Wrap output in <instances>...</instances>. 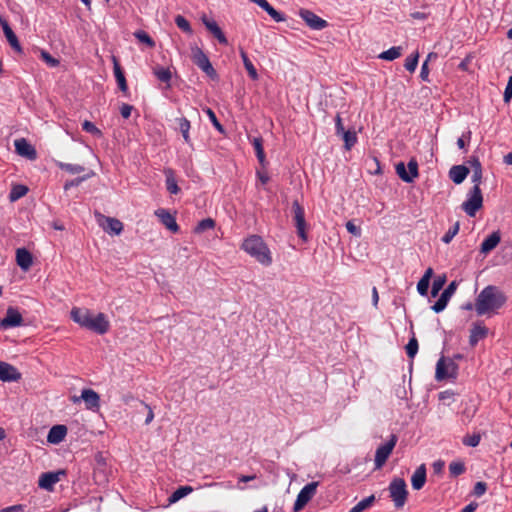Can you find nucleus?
Here are the masks:
<instances>
[{
	"instance_id": "2f4dec72",
	"label": "nucleus",
	"mask_w": 512,
	"mask_h": 512,
	"mask_svg": "<svg viewBox=\"0 0 512 512\" xmlns=\"http://www.w3.org/2000/svg\"><path fill=\"white\" fill-rule=\"evenodd\" d=\"M470 164H471L472 170H473V173H472V176H471V181L474 184L473 187H476V186L480 187L481 180H482V166H481V163H480V161L477 158H473L470 161Z\"/></svg>"
},
{
	"instance_id": "1a4fd4ad",
	"label": "nucleus",
	"mask_w": 512,
	"mask_h": 512,
	"mask_svg": "<svg viewBox=\"0 0 512 512\" xmlns=\"http://www.w3.org/2000/svg\"><path fill=\"white\" fill-rule=\"evenodd\" d=\"M292 210H293V220L295 222L297 234L303 241H307L304 208L300 205V203L297 200H295L292 203Z\"/></svg>"
},
{
	"instance_id": "412c9836",
	"label": "nucleus",
	"mask_w": 512,
	"mask_h": 512,
	"mask_svg": "<svg viewBox=\"0 0 512 512\" xmlns=\"http://www.w3.org/2000/svg\"><path fill=\"white\" fill-rule=\"evenodd\" d=\"M71 318L81 327L86 328L88 322L92 318V313L85 308L74 307L70 312Z\"/></svg>"
},
{
	"instance_id": "f03ea898",
	"label": "nucleus",
	"mask_w": 512,
	"mask_h": 512,
	"mask_svg": "<svg viewBox=\"0 0 512 512\" xmlns=\"http://www.w3.org/2000/svg\"><path fill=\"white\" fill-rule=\"evenodd\" d=\"M241 248L260 264L264 266H270L272 264L273 259L271 251L260 236H249L243 241Z\"/></svg>"
},
{
	"instance_id": "b1692460",
	"label": "nucleus",
	"mask_w": 512,
	"mask_h": 512,
	"mask_svg": "<svg viewBox=\"0 0 512 512\" xmlns=\"http://www.w3.org/2000/svg\"><path fill=\"white\" fill-rule=\"evenodd\" d=\"M67 434V427L64 425L53 426L47 435V441L51 444H59L62 442Z\"/></svg>"
},
{
	"instance_id": "a211bd4d",
	"label": "nucleus",
	"mask_w": 512,
	"mask_h": 512,
	"mask_svg": "<svg viewBox=\"0 0 512 512\" xmlns=\"http://www.w3.org/2000/svg\"><path fill=\"white\" fill-rule=\"evenodd\" d=\"M14 146L18 155L29 160H35L37 158L35 148L25 138L15 140Z\"/></svg>"
},
{
	"instance_id": "4be33fe9",
	"label": "nucleus",
	"mask_w": 512,
	"mask_h": 512,
	"mask_svg": "<svg viewBox=\"0 0 512 512\" xmlns=\"http://www.w3.org/2000/svg\"><path fill=\"white\" fill-rule=\"evenodd\" d=\"M488 334V329L481 323H474L469 336V343L472 347L476 346L477 343L484 339Z\"/></svg>"
},
{
	"instance_id": "c9c22d12",
	"label": "nucleus",
	"mask_w": 512,
	"mask_h": 512,
	"mask_svg": "<svg viewBox=\"0 0 512 512\" xmlns=\"http://www.w3.org/2000/svg\"><path fill=\"white\" fill-rule=\"evenodd\" d=\"M401 54H402V48L400 46H394V47L389 48L386 51H383L379 55V58L382 60L393 61V60L397 59L398 57H400Z\"/></svg>"
},
{
	"instance_id": "6e6d98bb",
	"label": "nucleus",
	"mask_w": 512,
	"mask_h": 512,
	"mask_svg": "<svg viewBox=\"0 0 512 512\" xmlns=\"http://www.w3.org/2000/svg\"><path fill=\"white\" fill-rule=\"evenodd\" d=\"M156 77L162 82H169L171 79V72L165 68H158L155 70Z\"/></svg>"
},
{
	"instance_id": "8fccbe9b",
	"label": "nucleus",
	"mask_w": 512,
	"mask_h": 512,
	"mask_svg": "<svg viewBox=\"0 0 512 512\" xmlns=\"http://www.w3.org/2000/svg\"><path fill=\"white\" fill-rule=\"evenodd\" d=\"M175 23L179 29H181L184 32L191 33V26L189 22L181 15H177L175 18Z\"/></svg>"
},
{
	"instance_id": "39448f33",
	"label": "nucleus",
	"mask_w": 512,
	"mask_h": 512,
	"mask_svg": "<svg viewBox=\"0 0 512 512\" xmlns=\"http://www.w3.org/2000/svg\"><path fill=\"white\" fill-rule=\"evenodd\" d=\"M458 366L453 359L441 357L436 364L435 378L438 381L456 378Z\"/></svg>"
},
{
	"instance_id": "bb28decb",
	"label": "nucleus",
	"mask_w": 512,
	"mask_h": 512,
	"mask_svg": "<svg viewBox=\"0 0 512 512\" xmlns=\"http://www.w3.org/2000/svg\"><path fill=\"white\" fill-rule=\"evenodd\" d=\"M203 23L205 27L213 34L217 40L223 44L227 45L228 40L224 33L222 32L221 28L218 26V24L214 20H209L206 17L203 18Z\"/></svg>"
},
{
	"instance_id": "338daca9",
	"label": "nucleus",
	"mask_w": 512,
	"mask_h": 512,
	"mask_svg": "<svg viewBox=\"0 0 512 512\" xmlns=\"http://www.w3.org/2000/svg\"><path fill=\"white\" fill-rule=\"evenodd\" d=\"M420 78L423 81L429 82V68H428L427 61H424V63L422 64Z\"/></svg>"
},
{
	"instance_id": "0e129e2a",
	"label": "nucleus",
	"mask_w": 512,
	"mask_h": 512,
	"mask_svg": "<svg viewBox=\"0 0 512 512\" xmlns=\"http://www.w3.org/2000/svg\"><path fill=\"white\" fill-rule=\"evenodd\" d=\"M335 129H336V134L337 135H343L344 133L347 132L344 129V126L342 124V119H341L340 115H337L336 118H335Z\"/></svg>"
},
{
	"instance_id": "5fc2aeb1",
	"label": "nucleus",
	"mask_w": 512,
	"mask_h": 512,
	"mask_svg": "<svg viewBox=\"0 0 512 512\" xmlns=\"http://www.w3.org/2000/svg\"><path fill=\"white\" fill-rule=\"evenodd\" d=\"M82 129L96 136H101V131L90 121L85 120L82 124Z\"/></svg>"
},
{
	"instance_id": "58836bf2",
	"label": "nucleus",
	"mask_w": 512,
	"mask_h": 512,
	"mask_svg": "<svg viewBox=\"0 0 512 512\" xmlns=\"http://www.w3.org/2000/svg\"><path fill=\"white\" fill-rule=\"evenodd\" d=\"M56 165L61 170H64L70 174H79L85 170V168L82 165L78 164H70V163H64L61 161H57Z\"/></svg>"
},
{
	"instance_id": "c85d7f7f",
	"label": "nucleus",
	"mask_w": 512,
	"mask_h": 512,
	"mask_svg": "<svg viewBox=\"0 0 512 512\" xmlns=\"http://www.w3.org/2000/svg\"><path fill=\"white\" fill-rule=\"evenodd\" d=\"M469 169L464 165H455L449 171V177L455 184H461L467 177Z\"/></svg>"
},
{
	"instance_id": "f257e3e1",
	"label": "nucleus",
	"mask_w": 512,
	"mask_h": 512,
	"mask_svg": "<svg viewBox=\"0 0 512 512\" xmlns=\"http://www.w3.org/2000/svg\"><path fill=\"white\" fill-rule=\"evenodd\" d=\"M506 300L505 294L498 287L488 285L477 296L474 307L477 315L482 316L496 312Z\"/></svg>"
},
{
	"instance_id": "6ab92c4d",
	"label": "nucleus",
	"mask_w": 512,
	"mask_h": 512,
	"mask_svg": "<svg viewBox=\"0 0 512 512\" xmlns=\"http://www.w3.org/2000/svg\"><path fill=\"white\" fill-rule=\"evenodd\" d=\"M155 215L159 218L161 223L171 232L176 233L179 230V226L176 223L175 217L166 209H158L155 211Z\"/></svg>"
},
{
	"instance_id": "6e6552de",
	"label": "nucleus",
	"mask_w": 512,
	"mask_h": 512,
	"mask_svg": "<svg viewBox=\"0 0 512 512\" xmlns=\"http://www.w3.org/2000/svg\"><path fill=\"white\" fill-rule=\"evenodd\" d=\"M319 486V482H311L305 485L297 495L296 501L294 503L293 510L294 512H299L304 508V506L314 497L316 494L317 487Z\"/></svg>"
},
{
	"instance_id": "49530a36",
	"label": "nucleus",
	"mask_w": 512,
	"mask_h": 512,
	"mask_svg": "<svg viewBox=\"0 0 512 512\" xmlns=\"http://www.w3.org/2000/svg\"><path fill=\"white\" fill-rule=\"evenodd\" d=\"M464 471H465V466H464V463L461 461H454V462H451L449 465V472H450L451 476H453V477H457V476L461 475L462 473H464Z\"/></svg>"
},
{
	"instance_id": "ddd939ff",
	"label": "nucleus",
	"mask_w": 512,
	"mask_h": 512,
	"mask_svg": "<svg viewBox=\"0 0 512 512\" xmlns=\"http://www.w3.org/2000/svg\"><path fill=\"white\" fill-rule=\"evenodd\" d=\"M299 15L311 29L322 30L328 26L326 20L320 18L310 10L301 9Z\"/></svg>"
},
{
	"instance_id": "052dcab7",
	"label": "nucleus",
	"mask_w": 512,
	"mask_h": 512,
	"mask_svg": "<svg viewBox=\"0 0 512 512\" xmlns=\"http://www.w3.org/2000/svg\"><path fill=\"white\" fill-rule=\"evenodd\" d=\"M346 229H347V231L349 233H351L352 235H354L356 237H360L361 236V229H360V227L356 226L353 221H348L346 223Z\"/></svg>"
},
{
	"instance_id": "4c0bfd02",
	"label": "nucleus",
	"mask_w": 512,
	"mask_h": 512,
	"mask_svg": "<svg viewBox=\"0 0 512 512\" xmlns=\"http://www.w3.org/2000/svg\"><path fill=\"white\" fill-rule=\"evenodd\" d=\"M375 501V496L370 495L361 501H359L354 507L351 508L349 512H363L373 505Z\"/></svg>"
},
{
	"instance_id": "dca6fc26",
	"label": "nucleus",
	"mask_w": 512,
	"mask_h": 512,
	"mask_svg": "<svg viewBox=\"0 0 512 512\" xmlns=\"http://www.w3.org/2000/svg\"><path fill=\"white\" fill-rule=\"evenodd\" d=\"M23 322L22 315L19 311L13 307H9L6 311V315L0 321V328L8 329L21 326Z\"/></svg>"
},
{
	"instance_id": "cd10ccee",
	"label": "nucleus",
	"mask_w": 512,
	"mask_h": 512,
	"mask_svg": "<svg viewBox=\"0 0 512 512\" xmlns=\"http://www.w3.org/2000/svg\"><path fill=\"white\" fill-rule=\"evenodd\" d=\"M426 482V468L424 465H420L413 473L411 477V485L414 490H420L423 488Z\"/></svg>"
},
{
	"instance_id": "69168bd1",
	"label": "nucleus",
	"mask_w": 512,
	"mask_h": 512,
	"mask_svg": "<svg viewBox=\"0 0 512 512\" xmlns=\"http://www.w3.org/2000/svg\"><path fill=\"white\" fill-rule=\"evenodd\" d=\"M132 110H133V106L132 105L122 104V106L120 107L121 116L123 118H125V119L129 118L130 115H131Z\"/></svg>"
},
{
	"instance_id": "de8ad7c7",
	"label": "nucleus",
	"mask_w": 512,
	"mask_h": 512,
	"mask_svg": "<svg viewBox=\"0 0 512 512\" xmlns=\"http://www.w3.org/2000/svg\"><path fill=\"white\" fill-rule=\"evenodd\" d=\"M406 353L409 358H414L418 352V341L412 337L406 345Z\"/></svg>"
},
{
	"instance_id": "7ed1b4c3",
	"label": "nucleus",
	"mask_w": 512,
	"mask_h": 512,
	"mask_svg": "<svg viewBox=\"0 0 512 512\" xmlns=\"http://www.w3.org/2000/svg\"><path fill=\"white\" fill-rule=\"evenodd\" d=\"M389 496L394 503V506L399 509L402 508L408 497V490L406 482L403 478H394L388 486Z\"/></svg>"
},
{
	"instance_id": "680f3d73",
	"label": "nucleus",
	"mask_w": 512,
	"mask_h": 512,
	"mask_svg": "<svg viewBox=\"0 0 512 512\" xmlns=\"http://www.w3.org/2000/svg\"><path fill=\"white\" fill-rule=\"evenodd\" d=\"M487 490V485L484 482H477L474 486L473 493L475 496H482Z\"/></svg>"
},
{
	"instance_id": "ea45409f",
	"label": "nucleus",
	"mask_w": 512,
	"mask_h": 512,
	"mask_svg": "<svg viewBox=\"0 0 512 512\" xmlns=\"http://www.w3.org/2000/svg\"><path fill=\"white\" fill-rule=\"evenodd\" d=\"M252 145L254 147V150H255V153H256L258 161L262 165H264V163H265V153H264V149H263L262 138H260V137L253 138Z\"/></svg>"
},
{
	"instance_id": "a19ab883",
	"label": "nucleus",
	"mask_w": 512,
	"mask_h": 512,
	"mask_svg": "<svg viewBox=\"0 0 512 512\" xmlns=\"http://www.w3.org/2000/svg\"><path fill=\"white\" fill-rule=\"evenodd\" d=\"M28 192V188L25 185H15L10 191L9 199L14 202L24 197Z\"/></svg>"
},
{
	"instance_id": "e433bc0d",
	"label": "nucleus",
	"mask_w": 512,
	"mask_h": 512,
	"mask_svg": "<svg viewBox=\"0 0 512 512\" xmlns=\"http://www.w3.org/2000/svg\"><path fill=\"white\" fill-rule=\"evenodd\" d=\"M177 121H178V125H179V130L183 136L184 141L187 144H190V142H191L190 135H189V131H190V127H191L190 121L185 117L178 118Z\"/></svg>"
},
{
	"instance_id": "9b49d317",
	"label": "nucleus",
	"mask_w": 512,
	"mask_h": 512,
	"mask_svg": "<svg viewBox=\"0 0 512 512\" xmlns=\"http://www.w3.org/2000/svg\"><path fill=\"white\" fill-rule=\"evenodd\" d=\"M81 400L84 401L86 408L89 410H96L100 406V397L92 389H83L80 396L71 397V401L75 404Z\"/></svg>"
},
{
	"instance_id": "9d476101",
	"label": "nucleus",
	"mask_w": 512,
	"mask_h": 512,
	"mask_svg": "<svg viewBox=\"0 0 512 512\" xmlns=\"http://www.w3.org/2000/svg\"><path fill=\"white\" fill-rule=\"evenodd\" d=\"M397 175L406 183H412L418 176V163L415 159L408 162L407 168L403 162L396 165Z\"/></svg>"
},
{
	"instance_id": "2eb2a0df",
	"label": "nucleus",
	"mask_w": 512,
	"mask_h": 512,
	"mask_svg": "<svg viewBox=\"0 0 512 512\" xmlns=\"http://www.w3.org/2000/svg\"><path fill=\"white\" fill-rule=\"evenodd\" d=\"M456 289H457V282L456 281H452L444 289V291L440 295L439 299L432 306L433 311L436 312V313L442 312L446 308L450 298L453 296V294L455 293Z\"/></svg>"
},
{
	"instance_id": "f704fd0d",
	"label": "nucleus",
	"mask_w": 512,
	"mask_h": 512,
	"mask_svg": "<svg viewBox=\"0 0 512 512\" xmlns=\"http://www.w3.org/2000/svg\"><path fill=\"white\" fill-rule=\"evenodd\" d=\"M263 10H265L268 15L273 19L275 20L276 22H281V21H284V17L283 15L278 12L276 9H274L268 2L267 0H262L260 5H259Z\"/></svg>"
},
{
	"instance_id": "5701e85b",
	"label": "nucleus",
	"mask_w": 512,
	"mask_h": 512,
	"mask_svg": "<svg viewBox=\"0 0 512 512\" xmlns=\"http://www.w3.org/2000/svg\"><path fill=\"white\" fill-rule=\"evenodd\" d=\"M112 61H113V71H114V76H115V79H116V82H117V85L119 87V89L124 93V94H127L128 93V86H127V82H126V78H125V75H124V72L117 60V58L115 56L112 57Z\"/></svg>"
},
{
	"instance_id": "774afa93",
	"label": "nucleus",
	"mask_w": 512,
	"mask_h": 512,
	"mask_svg": "<svg viewBox=\"0 0 512 512\" xmlns=\"http://www.w3.org/2000/svg\"><path fill=\"white\" fill-rule=\"evenodd\" d=\"M465 138L470 140V138H471V132L470 131H468L466 134H463L460 138H458L457 146L459 147V149H464L465 148V146H466Z\"/></svg>"
},
{
	"instance_id": "7c9ffc66",
	"label": "nucleus",
	"mask_w": 512,
	"mask_h": 512,
	"mask_svg": "<svg viewBox=\"0 0 512 512\" xmlns=\"http://www.w3.org/2000/svg\"><path fill=\"white\" fill-rule=\"evenodd\" d=\"M106 225L103 226L104 230L108 233L119 235L123 230V224L120 220L112 217L105 218Z\"/></svg>"
},
{
	"instance_id": "72a5a7b5",
	"label": "nucleus",
	"mask_w": 512,
	"mask_h": 512,
	"mask_svg": "<svg viewBox=\"0 0 512 512\" xmlns=\"http://www.w3.org/2000/svg\"><path fill=\"white\" fill-rule=\"evenodd\" d=\"M240 56L242 58L244 67L247 70L248 75L250 76V78L253 79V80H257L258 79L257 70L254 67V65L251 62V60L248 58V56H247V54H246V52L244 50L240 51Z\"/></svg>"
},
{
	"instance_id": "37998d69",
	"label": "nucleus",
	"mask_w": 512,
	"mask_h": 512,
	"mask_svg": "<svg viewBox=\"0 0 512 512\" xmlns=\"http://www.w3.org/2000/svg\"><path fill=\"white\" fill-rule=\"evenodd\" d=\"M459 229H460V223L459 222H455L453 224V226H451L448 229V231L443 235L442 241L445 244H449L452 241V239L458 234Z\"/></svg>"
},
{
	"instance_id": "3c124183",
	"label": "nucleus",
	"mask_w": 512,
	"mask_h": 512,
	"mask_svg": "<svg viewBox=\"0 0 512 512\" xmlns=\"http://www.w3.org/2000/svg\"><path fill=\"white\" fill-rule=\"evenodd\" d=\"M134 36L142 43L147 44L149 47H153L155 45L152 38L144 31H137L134 33Z\"/></svg>"
},
{
	"instance_id": "c756f323",
	"label": "nucleus",
	"mask_w": 512,
	"mask_h": 512,
	"mask_svg": "<svg viewBox=\"0 0 512 512\" xmlns=\"http://www.w3.org/2000/svg\"><path fill=\"white\" fill-rule=\"evenodd\" d=\"M164 174L167 191L171 194H178L180 192V188L177 184L174 171L172 169H165Z\"/></svg>"
},
{
	"instance_id": "f3484780",
	"label": "nucleus",
	"mask_w": 512,
	"mask_h": 512,
	"mask_svg": "<svg viewBox=\"0 0 512 512\" xmlns=\"http://www.w3.org/2000/svg\"><path fill=\"white\" fill-rule=\"evenodd\" d=\"M65 472L60 470L57 472H46L41 474L39 477L38 485L40 488L47 491H52L54 485L60 481V476L64 475Z\"/></svg>"
},
{
	"instance_id": "c03bdc74",
	"label": "nucleus",
	"mask_w": 512,
	"mask_h": 512,
	"mask_svg": "<svg viewBox=\"0 0 512 512\" xmlns=\"http://www.w3.org/2000/svg\"><path fill=\"white\" fill-rule=\"evenodd\" d=\"M215 226V222L211 218H206L201 220L197 226L195 227V233H203L206 230L213 229Z\"/></svg>"
},
{
	"instance_id": "aec40b11",
	"label": "nucleus",
	"mask_w": 512,
	"mask_h": 512,
	"mask_svg": "<svg viewBox=\"0 0 512 512\" xmlns=\"http://www.w3.org/2000/svg\"><path fill=\"white\" fill-rule=\"evenodd\" d=\"M21 378V374L18 372V370L6 363L0 361V380L4 382H12L17 381Z\"/></svg>"
},
{
	"instance_id": "13d9d810",
	"label": "nucleus",
	"mask_w": 512,
	"mask_h": 512,
	"mask_svg": "<svg viewBox=\"0 0 512 512\" xmlns=\"http://www.w3.org/2000/svg\"><path fill=\"white\" fill-rule=\"evenodd\" d=\"M430 281L426 280V278H421L417 283V291L420 295L425 296L428 293Z\"/></svg>"
},
{
	"instance_id": "09e8293b",
	"label": "nucleus",
	"mask_w": 512,
	"mask_h": 512,
	"mask_svg": "<svg viewBox=\"0 0 512 512\" xmlns=\"http://www.w3.org/2000/svg\"><path fill=\"white\" fill-rule=\"evenodd\" d=\"M445 282H446V277L445 276L437 277L433 281L432 289H431L432 297H436L438 295L439 291L443 288Z\"/></svg>"
},
{
	"instance_id": "4468645a",
	"label": "nucleus",
	"mask_w": 512,
	"mask_h": 512,
	"mask_svg": "<svg viewBox=\"0 0 512 512\" xmlns=\"http://www.w3.org/2000/svg\"><path fill=\"white\" fill-rule=\"evenodd\" d=\"M109 326V321L107 320L105 314L98 313L97 315L92 314V318L88 322L86 329L102 335L109 330Z\"/></svg>"
},
{
	"instance_id": "423d86ee",
	"label": "nucleus",
	"mask_w": 512,
	"mask_h": 512,
	"mask_svg": "<svg viewBox=\"0 0 512 512\" xmlns=\"http://www.w3.org/2000/svg\"><path fill=\"white\" fill-rule=\"evenodd\" d=\"M398 441V438L395 434H392L390 436V439L384 443L381 444L375 452V459L374 464L376 469H380L383 467V465L386 463L387 459L389 458L390 454L392 453L394 447L396 446Z\"/></svg>"
},
{
	"instance_id": "0eeeda50",
	"label": "nucleus",
	"mask_w": 512,
	"mask_h": 512,
	"mask_svg": "<svg viewBox=\"0 0 512 512\" xmlns=\"http://www.w3.org/2000/svg\"><path fill=\"white\" fill-rule=\"evenodd\" d=\"M192 60L195 65H197L203 72H205L209 77L215 78L217 76L215 69L213 68L209 58L203 52L202 49L195 46L192 47Z\"/></svg>"
},
{
	"instance_id": "4d7b16f0",
	"label": "nucleus",
	"mask_w": 512,
	"mask_h": 512,
	"mask_svg": "<svg viewBox=\"0 0 512 512\" xmlns=\"http://www.w3.org/2000/svg\"><path fill=\"white\" fill-rule=\"evenodd\" d=\"M206 114L208 115L210 121L212 122L213 126L220 132H223V126L220 124V122L218 121L215 113L210 109V108H207L205 110Z\"/></svg>"
},
{
	"instance_id": "473e14b6",
	"label": "nucleus",
	"mask_w": 512,
	"mask_h": 512,
	"mask_svg": "<svg viewBox=\"0 0 512 512\" xmlns=\"http://www.w3.org/2000/svg\"><path fill=\"white\" fill-rule=\"evenodd\" d=\"M193 491L191 486H180L168 498L170 504L175 503Z\"/></svg>"
},
{
	"instance_id": "393cba45",
	"label": "nucleus",
	"mask_w": 512,
	"mask_h": 512,
	"mask_svg": "<svg viewBox=\"0 0 512 512\" xmlns=\"http://www.w3.org/2000/svg\"><path fill=\"white\" fill-rule=\"evenodd\" d=\"M17 265L23 270L27 271L33 263L31 253L25 248H18L16 250Z\"/></svg>"
},
{
	"instance_id": "20e7f679",
	"label": "nucleus",
	"mask_w": 512,
	"mask_h": 512,
	"mask_svg": "<svg viewBox=\"0 0 512 512\" xmlns=\"http://www.w3.org/2000/svg\"><path fill=\"white\" fill-rule=\"evenodd\" d=\"M483 205V196L480 187H472L467 193V199L462 203L461 208L470 217H474Z\"/></svg>"
},
{
	"instance_id": "a18cd8bd",
	"label": "nucleus",
	"mask_w": 512,
	"mask_h": 512,
	"mask_svg": "<svg viewBox=\"0 0 512 512\" xmlns=\"http://www.w3.org/2000/svg\"><path fill=\"white\" fill-rule=\"evenodd\" d=\"M418 59H419V53L418 52L408 56L406 58L405 64H404L406 70H408L409 72L413 73L416 70V68H417Z\"/></svg>"
},
{
	"instance_id": "e2e57ef3",
	"label": "nucleus",
	"mask_w": 512,
	"mask_h": 512,
	"mask_svg": "<svg viewBox=\"0 0 512 512\" xmlns=\"http://www.w3.org/2000/svg\"><path fill=\"white\" fill-rule=\"evenodd\" d=\"M512 99V76L509 78L504 90V101L509 102Z\"/></svg>"
},
{
	"instance_id": "864d4df0",
	"label": "nucleus",
	"mask_w": 512,
	"mask_h": 512,
	"mask_svg": "<svg viewBox=\"0 0 512 512\" xmlns=\"http://www.w3.org/2000/svg\"><path fill=\"white\" fill-rule=\"evenodd\" d=\"M40 56L42 58V60L47 64L49 65L50 67H56L59 65V61L52 57L47 51L45 50H41L40 52Z\"/></svg>"
},
{
	"instance_id": "a878e982",
	"label": "nucleus",
	"mask_w": 512,
	"mask_h": 512,
	"mask_svg": "<svg viewBox=\"0 0 512 512\" xmlns=\"http://www.w3.org/2000/svg\"><path fill=\"white\" fill-rule=\"evenodd\" d=\"M501 236L499 231L491 233L481 244L480 251L483 254H488L500 243Z\"/></svg>"
},
{
	"instance_id": "f8f14e48",
	"label": "nucleus",
	"mask_w": 512,
	"mask_h": 512,
	"mask_svg": "<svg viewBox=\"0 0 512 512\" xmlns=\"http://www.w3.org/2000/svg\"><path fill=\"white\" fill-rule=\"evenodd\" d=\"M0 26L2 27L5 38H6L7 42L9 43V45L11 46V48L18 54H23V48H22L16 34L10 27L7 20L2 16H0Z\"/></svg>"
},
{
	"instance_id": "603ef678",
	"label": "nucleus",
	"mask_w": 512,
	"mask_h": 512,
	"mask_svg": "<svg viewBox=\"0 0 512 512\" xmlns=\"http://www.w3.org/2000/svg\"><path fill=\"white\" fill-rule=\"evenodd\" d=\"M479 434L466 435L463 438V444L469 447H476L480 442Z\"/></svg>"
},
{
	"instance_id": "bf43d9fd",
	"label": "nucleus",
	"mask_w": 512,
	"mask_h": 512,
	"mask_svg": "<svg viewBox=\"0 0 512 512\" xmlns=\"http://www.w3.org/2000/svg\"><path fill=\"white\" fill-rule=\"evenodd\" d=\"M88 178V176H83V177H78L76 179H73V180H70V181H67L65 184H64V190L67 191L69 190L70 188L74 187V186H78L80 185L83 181H85L86 179Z\"/></svg>"
},
{
	"instance_id": "79ce46f5",
	"label": "nucleus",
	"mask_w": 512,
	"mask_h": 512,
	"mask_svg": "<svg viewBox=\"0 0 512 512\" xmlns=\"http://www.w3.org/2000/svg\"><path fill=\"white\" fill-rule=\"evenodd\" d=\"M342 136V139L344 140V146L346 150H350L357 142V135L354 131L348 130L346 133H344Z\"/></svg>"
}]
</instances>
